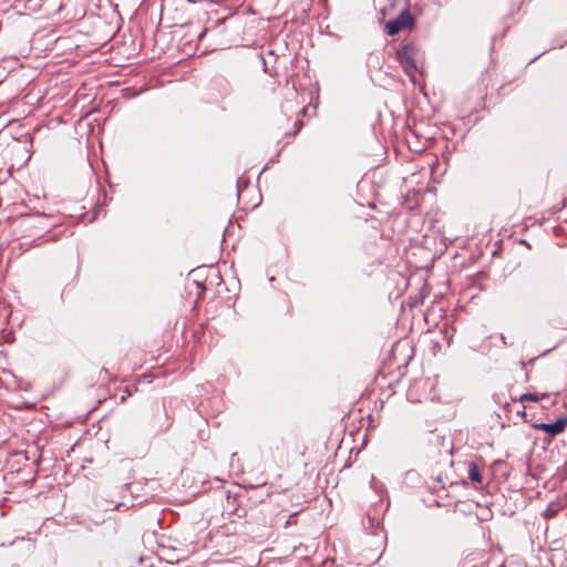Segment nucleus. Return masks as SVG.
Segmentation results:
<instances>
[{"label": "nucleus", "mask_w": 567, "mask_h": 567, "mask_svg": "<svg viewBox=\"0 0 567 567\" xmlns=\"http://www.w3.org/2000/svg\"><path fill=\"white\" fill-rule=\"evenodd\" d=\"M396 60L402 65L406 75L414 82L415 74L419 72L417 49L412 43L403 44L395 53Z\"/></svg>", "instance_id": "obj_1"}, {"label": "nucleus", "mask_w": 567, "mask_h": 567, "mask_svg": "<svg viewBox=\"0 0 567 567\" xmlns=\"http://www.w3.org/2000/svg\"><path fill=\"white\" fill-rule=\"evenodd\" d=\"M414 18L409 10H403L395 19L389 20L384 30L389 35H394L400 31L411 28L413 25Z\"/></svg>", "instance_id": "obj_2"}, {"label": "nucleus", "mask_w": 567, "mask_h": 567, "mask_svg": "<svg viewBox=\"0 0 567 567\" xmlns=\"http://www.w3.org/2000/svg\"><path fill=\"white\" fill-rule=\"evenodd\" d=\"M532 427L535 430L546 432L548 436L553 439L565 431V429L567 427V417L561 416L557 419L554 423H533Z\"/></svg>", "instance_id": "obj_3"}, {"label": "nucleus", "mask_w": 567, "mask_h": 567, "mask_svg": "<svg viewBox=\"0 0 567 567\" xmlns=\"http://www.w3.org/2000/svg\"><path fill=\"white\" fill-rule=\"evenodd\" d=\"M468 478L476 484H482L483 482L481 470L476 462L468 463Z\"/></svg>", "instance_id": "obj_4"}, {"label": "nucleus", "mask_w": 567, "mask_h": 567, "mask_svg": "<svg viewBox=\"0 0 567 567\" xmlns=\"http://www.w3.org/2000/svg\"><path fill=\"white\" fill-rule=\"evenodd\" d=\"M548 398V393H524L519 396V401H532V402H538L542 399Z\"/></svg>", "instance_id": "obj_5"}, {"label": "nucleus", "mask_w": 567, "mask_h": 567, "mask_svg": "<svg viewBox=\"0 0 567 567\" xmlns=\"http://www.w3.org/2000/svg\"><path fill=\"white\" fill-rule=\"evenodd\" d=\"M216 90L220 93L221 97H226L230 93V84L226 81L215 83Z\"/></svg>", "instance_id": "obj_6"}, {"label": "nucleus", "mask_w": 567, "mask_h": 567, "mask_svg": "<svg viewBox=\"0 0 567 567\" xmlns=\"http://www.w3.org/2000/svg\"><path fill=\"white\" fill-rule=\"evenodd\" d=\"M302 125H303V122L300 118L296 120L293 122V131L292 132H287L286 135H288V136H296L297 133L301 130Z\"/></svg>", "instance_id": "obj_7"}, {"label": "nucleus", "mask_w": 567, "mask_h": 567, "mask_svg": "<svg viewBox=\"0 0 567 567\" xmlns=\"http://www.w3.org/2000/svg\"><path fill=\"white\" fill-rule=\"evenodd\" d=\"M234 514H236L238 517H241L243 515H245V509L244 508H236L234 511Z\"/></svg>", "instance_id": "obj_8"}, {"label": "nucleus", "mask_w": 567, "mask_h": 567, "mask_svg": "<svg viewBox=\"0 0 567 567\" xmlns=\"http://www.w3.org/2000/svg\"><path fill=\"white\" fill-rule=\"evenodd\" d=\"M523 416H526L525 406L523 408V411L519 412Z\"/></svg>", "instance_id": "obj_9"}]
</instances>
